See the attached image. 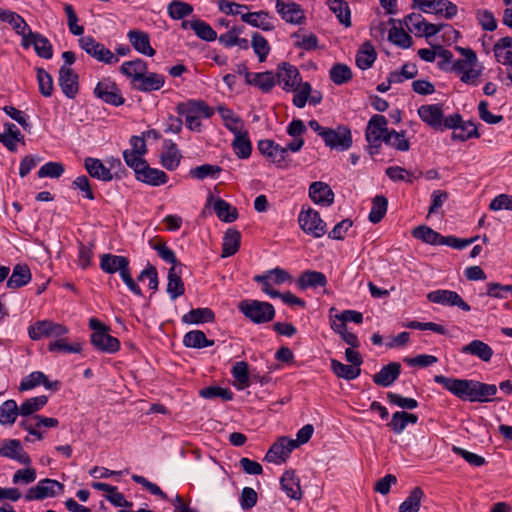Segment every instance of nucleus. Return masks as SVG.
<instances>
[{
  "mask_svg": "<svg viewBox=\"0 0 512 512\" xmlns=\"http://www.w3.org/2000/svg\"><path fill=\"white\" fill-rule=\"evenodd\" d=\"M179 115L185 117V124L191 131H201L200 118H210L214 114V109L203 100H188L180 102L176 106Z\"/></svg>",
  "mask_w": 512,
  "mask_h": 512,
  "instance_id": "obj_1",
  "label": "nucleus"
},
{
  "mask_svg": "<svg viewBox=\"0 0 512 512\" xmlns=\"http://www.w3.org/2000/svg\"><path fill=\"white\" fill-rule=\"evenodd\" d=\"M239 311L255 324H264L272 321L276 311L269 302L259 300H243L238 304Z\"/></svg>",
  "mask_w": 512,
  "mask_h": 512,
  "instance_id": "obj_2",
  "label": "nucleus"
},
{
  "mask_svg": "<svg viewBox=\"0 0 512 512\" xmlns=\"http://www.w3.org/2000/svg\"><path fill=\"white\" fill-rule=\"evenodd\" d=\"M387 124V119L379 114L373 115L367 124L365 138L368 142V153L372 157L380 152L386 134L389 133Z\"/></svg>",
  "mask_w": 512,
  "mask_h": 512,
  "instance_id": "obj_3",
  "label": "nucleus"
},
{
  "mask_svg": "<svg viewBox=\"0 0 512 512\" xmlns=\"http://www.w3.org/2000/svg\"><path fill=\"white\" fill-rule=\"evenodd\" d=\"M89 327L93 330L91 334V343L102 352L115 353L120 348V342L116 337L111 336L109 327L96 318L89 320Z\"/></svg>",
  "mask_w": 512,
  "mask_h": 512,
  "instance_id": "obj_4",
  "label": "nucleus"
},
{
  "mask_svg": "<svg viewBox=\"0 0 512 512\" xmlns=\"http://www.w3.org/2000/svg\"><path fill=\"white\" fill-rule=\"evenodd\" d=\"M434 381L463 401L473 400L475 380L449 378L444 375H435Z\"/></svg>",
  "mask_w": 512,
  "mask_h": 512,
  "instance_id": "obj_5",
  "label": "nucleus"
},
{
  "mask_svg": "<svg viewBox=\"0 0 512 512\" xmlns=\"http://www.w3.org/2000/svg\"><path fill=\"white\" fill-rule=\"evenodd\" d=\"M68 332L69 329L65 325L52 320L36 321L28 329L29 337L32 340H40L42 338L56 339L66 335Z\"/></svg>",
  "mask_w": 512,
  "mask_h": 512,
  "instance_id": "obj_6",
  "label": "nucleus"
},
{
  "mask_svg": "<svg viewBox=\"0 0 512 512\" xmlns=\"http://www.w3.org/2000/svg\"><path fill=\"white\" fill-rule=\"evenodd\" d=\"M79 46L91 57L105 64H115L119 61L108 48L97 42L92 36H83L79 40Z\"/></svg>",
  "mask_w": 512,
  "mask_h": 512,
  "instance_id": "obj_7",
  "label": "nucleus"
},
{
  "mask_svg": "<svg viewBox=\"0 0 512 512\" xmlns=\"http://www.w3.org/2000/svg\"><path fill=\"white\" fill-rule=\"evenodd\" d=\"M64 485L54 479H42L35 486L30 487L25 494L26 501L43 500L54 497L63 492Z\"/></svg>",
  "mask_w": 512,
  "mask_h": 512,
  "instance_id": "obj_8",
  "label": "nucleus"
},
{
  "mask_svg": "<svg viewBox=\"0 0 512 512\" xmlns=\"http://www.w3.org/2000/svg\"><path fill=\"white\" fill-rule=\"evenodd\" d=\"M298 222L305 233L310 234L315 238H320L326 233L325 222L321 219L318 211L312 208L302 210L299 213Z\"/></svg>",
  "mask_w": 512,
  "mask_h": 512,
  "instance_id": "obj_9",
  "label": "nucleus"
},
{
  "mask_svg": "<svg viewBox=\"0 0 512 512\" xmlns=\"http://www.w3.org/2000/svg\"><path fill=\"white\" fill-rule=\"evenodd\" d=\"M259 152L278 168H287L289 163L286 159V150L273 140L263 139L257 144Z\"/></svg>",
  "mask_w": 512,
  "mask_h": 512,
  "instance_id": "obj_10",
  "label": "nucleus"
},
{
  "mask_svg": "<svg viewBox=\"0 0 512 512\" xmlns=\"http://www.w3.org/2000/svg\"><path fill=\"white\" fill-rule=\"evenodd\" d=\"M94 94L97 98L113 106H121L125 103L117 84L108 79L98 82Z\"/></svg>",
  "mask_w": 512,
  "mask_h": 512,
  "instance_id": "obj_11",
  "label": "nucleus"
},
{
  "mask_svg": "<svg viewBox=\"0 0 512 512\" xmlns=\"http://www.w3.org/2000/svg\"><path fill=\"white\" fill-rule=\"evenodd\" d=\"M21 46L28 49L30 46L34 47L37 56L44 59H51L53 57V47L47 37L38 32L29 31L27 36L21 40Z\"/></svg>",
  "mask_w": 512,
  "mask_h": 512,
  "instance_id": "obj_12",
  "label": "nucleus"
},
{
  "mask_svg": "<svg viewBox=\"0 0 512 512\" xmlns=\"http://www.w3.org/2000/svg\"><path fill=\"white\" fill-rule=\"evenodd\" d=\"M297 448V444L293 442V439L287 437H280L273 445L269 448L265 455V460L275 464H281L286 462L291 452Z\"/></svg>",
  "mask_w": 512,
  "mask_h": 512,
  "instance_id": "obj_13",
  "label": "nucleus"
},
{
  "mask_svg": "<svg viewBox=\"0 0 512 512\" xmlns=\"http://www.w3.org/2000/svg\"><path fill=\"white\" fill-rule=\"evenodd\" d=\"M427 299L436 304L443 306H457L461 310L468 312L471 310L469 304H467L462 297L455 291L439 289L432 291L427 294Z\"/></svg>",
  "mask_w": 512,
  "mask_h": 512,
  "instance_id": "obj_14",
  "label": "nucleus"
},
{
  "mask_svg": "<svg viewBox=\"0 0 512 512\" xmlns=\"http://www.w3.org/2000/svg\"><path fill=\"white\" fill-rule=\"evenodd\" d=\"M323 140L332 149L347 150L352 145L351 131L346 126H338L337 129L329 128L323 135Z\"/></svg>",
  "mask_w": 512,
  "mask_h": 512,
  "instance_id": "obj_15",
  "label": "nucleus"
},
{
  "mask_svg": "<svg viewBox=\"0 0 512 512\" xmlns=\"http://www.w3.org/2000/svg\"><path fill=\"white\" fill-rule=\"evenodd\" d=\"M275 77L277 83L283 84V89L285 91H296L301 82L298 69L286 62L278 66Z\"/></svg>",
  "mask_w": 512,
  "mask_h": 512,
  "instance_id": "obj_16",
  "label": "nucleus"
},
{
  "mask_svg": "<svg viewBox=\"0 0 512 512\" xmlns=\"http://www.w3.org/2000/svg\"><path fill=\"white\" fill-rule=\"evenodd\" d=\"M275 9L287 23L298 25L302 24L305 20L304 10L298 3L276 0Z\"/></svg>",
  "mask_w": 512,
  "mask_h": 512,
  "instance_id": "obj_17",
  "label": "nucleus"
},
{
  "mask_svg": "<svg viewBox=\"0 0 512 512\" xmlns=\"http://www.w3.org/2000/svg\"><path fill=\"white\" fill-rule=\"evenodd\" d=\"M59 86L63 94L73 99L79 91V77L74 70L66 65H63L59 69L58 77Z\"/></svg>",
  "mask_w": 512,
  "mask_h": 512,
  "instance_id": "obj_18",
  "label": "nucleus"
},
{
  "mask_svg": "<svg viewBox=\"0 0 512 512\" xmlns=\"http://www.w3.org/2000/svg\"><path fill=\"white\" fill-rule=\"evenodd\" d=\"M0 455L16 460L24 465H29L31 463L30 456L24 451L20 441L16 439L4 440L0 444Z\"/></svg>",
  "mask_w": 512,
  "mask_h": 512,
  "instance_id": "obj_19",
  "label": "nucleus"
},
{
  "mask_svg": "<svg viewBox=\"0 0 512 512\" xmlns=\"http://www.w3.org/2000/svg\"><path fill=\"white\" fill-rule=\"evenodd\" d=\"M43 385L46 389L57 391L61 383L59 381H49L47 376L41 371H34L24 377L19 385V391H28L39 385Z\"/></svg>",
  "mask_w": 512,
  "mask_h": 512,
  "instance_id": "obj_20",
  "label": "nucleus"
},
{
  "mask_svg": "<svg viewBox=\"0 0 512 512\" xmlns=\"http://www.w3.org/2000/svg\"><path fill=\"white\" fill-rule=\"evenodd\" d=\"M135 177L138 181L151 186L164 185L168 181V175L157 168H152L146 162L141 169H136Z\"/></svg>",
  "mask_w": 512,
  "mask_h": 512,
  "instance_id": "obj_21",
  "label": "nucleus"
},
{
  "mask_svg": "<svg viewBox=\"0 0 512 512\" xmlns=\"http://www.w3.org/2000/svg\"><path fill=\"white\" fill-rule=\"evenodd\" d=\"M212 205L217 217L226 223L234 222L238 218V211L235 207L221 198H214L210 194L207 198V206Z\"/></svg>",
  "mask_w": 512,
  "mask_h": 512,
  "instance_id": "obj_22",
  "label": "nucleus"
},
{
  "mask_svg": "<svg viewBox=\"0 0 512 512\" xmlns=\"http://www.w3.org/2000/svg\"><path fill=\"white\" fill-rule=\"evenodd\" d=\"M420 119L435 130H442L443 110L438 104L422 105L418 109Z\"/></svg>",
  "mask_w": 512,
  "mask_h": 512,
  "instance_id": "obj_23",
  "label": "nucleus"
},
{
  "mask_svg": "<svg viewBox=\"0 0 512 512\" xmlns=\"http://www.w3.org/2000/svg\"><path fill=\"white\" fill-rule=\"evenodd\" d=\"M129 259L125 256L103 254L100 258V269L108 274L119 272L120 275L129 268Z\"/></svg>",
  "mask_w": 512,
  "mask_h": 512,
  "instance_id": "obj_24",
  "label": "nucleus"
},
{
  "mask_svg": "<svg viewBox=\"0 0 512 512\" xmlns=\"http://www.w3.org/2000/svg\"><path fill=\"white\" fill-rule=\"evenodd\" d=\"M309 197L314 203L324 206H330L334 202V192L328 184L321 181L310 185Z\"/></svg>",
  "mask_w": 512,
  "mask_h": 512,
  "instance_id": "obj_25",
  "label": "nucleus"
},
{
  "mask_svg": "<svg viewBox=\"0 0 512 512\" xmlns=\"http://www.w3.org/2000/svg\"><path fill=\"white\" fill-rule=\"evenodd\" d=\"M401 373V365L398 362H391L381 368V370L373 375V382L382 387L391 386Z\"/></svg>",
  "mask_w": 512,
  "mask_h": 512,
  "instance_id": "obj_26",
  "label": "nucleus"
},
{
  "mask_svg": "<svg viewBox=\"0 0 512 512\" xmlns=\"http://www.w3.org/2000/svg\"><path fill=\"white\" fill-rule=\"evenodd\" d=\"M281 489L286 495L293 500H301L302 490L300 487V480L296 476L294 470H287L280 478Z\"/></svg>",
  "mask_w": 512,
  "mask_h": 512,
  "instance_id": "obj_27",
  "label": "nucleus"
},
{
  "mask_svg": "<svg viewBox=\"0 0 512 512\" xmlns=\"http://www.w3.org/2000/svg\"><path fill=\"white\" fill-rule=\"evenodd\" d=\"M270 18L269 12L264 10L241 14V20L244 23L263 31H273L275 29V25L269 20Z\"/></svg>",
  "mask_w": 512,
  "mask_h": 512,
  "instance_id": "obj_28",
  "label": "nucleus"
},
{
  "mask_svg": "<svg viewBox=\"0 0 512 512\" xmlns=\"http://www.w3.org/2000/svg\"><path fill=\"white\" fill-rule=\"evenodd\" d=\"M32 278L30 268L26 264H17L14 266L11 276L8 278L6 286L8 289H19L27 285Z\"/></svg>",
  "mask_w": 512,
  "mask_h": 512,
  "instance_id": "obj_29",
  "label": "nucleus"
},
{
  "mask_svg": "<svg viewBox=\"0 0 512 512\" xmlns=\"http://www.w3.org/2000/svg\"><path fill=\"white\" fill-rule=\"evenodd\" d=\"M328 281L324 273L314 270H306L297 279V286L301 290L307 288L325 287Z\"/></svg>",
  "mask_w": 512,
  "mask_h": 512,
  "instance_id": "obj_30",
  "label": "nucleus"
},
{
  "mask_svg": "<svg viewBox=\"0 0 512 512\" xmlns=\"http://www.w3.org/2000/svg\"><path fill=\"white\" fill-rule=\"evenodd\" d=\"M182 155L178 150L176 144L171 140H166L164 143V151L161 154V164L169 171L178 168Z\"/></svg>",
  "mask_w": 512,
  "mask_h": 512,
  "instance_id": "obj_31",
  "label": "nucleus"
},
{
  "mask_svg": "<svg viewBox=\"0 0 512 512\" xmlns=\"http://www.w3.org/2000/svg\"><path fill=\"white\" fill-rule=\"evenodd\" d=\"M127 36L133 48L139 53L146 56H153L155 54V50L150 45L148 33L139 30H130Z\"/></svg>",
  "mask_w": 512,
  "mask_h": 512,
  "instance_id": "obj_32",
  "label": "nucleus"
},
{
  "mask_svg": "<svg viewBox=\"0 0 512 512\" xmlns=\"http://www.w3.org/2000/svg\"><path fill=\"white\" fill-rule=\"evenodd\" d=\"M0 19L4 22H8L14 31L22 37V39H24V36L26 37L29 31H31V28L24 18L16 12L0 8Z\"/></svg>",
  "mask_w": 512,
  "mask_h": 512,
  "instance_id": "obj_33",
  "label": "nucleus"
},
{
  "mask_svg": "<svg viewBox=\"0 0 512 512\" xmlns=\"http://www.w3.org/2000/svg\"><path fill=\"white\" fill-rule=\"evenodd\" d=\"M92 487L96 490L107 492L106 499L116 507H131L133 505L125 499L122 493L118 492L115 486L103 482H93Z\"/></svg>",
  "mask_w": 512,
  "mask_h": 512,
  "instance_id": "obj_34",
  "label": "nucleus"
},
{
  "mask_svg": "<svg viewBox=\"0 0 512 512\" xmlns=\"http://www.w3.org/2000/svg\"><path fill=\"white\" fill-rule=\"evenodd\" d=\"M232 148L240 159H247L252 152V144L249 139L248 131L243 129L234 133Z\"/></svg>",
  "mask_w": 512,
  "mask_h": 512,
  "instance_id": "obj_35",
  "label": "nucleus"
},
{
  "mask_svg": "<svg viewBox=\"0 0 512 512\" xmlns=\"http://www.w3.org/2000/svg\"><path fill=\"white\" fill-rule=\"evenodd\" d=\"M165 78L157 73H144L142 78L134 84V87L142 92H151L161 89L164 86Z\"/></svg>",
  "mask_w": 512,
  "mask_h": 512,
  "instance_id": "obj_36",
  "label": "nucleus"
},
{
  "mask_svg": "<svg viewBox=\"0 0 512 512\" xmlns=\"http://www.w3.org/2000/svg\"><path fill=\"white\" fill-rule=\"evenodd\" d=\"M241 234L238 230L229 228L223 237L221 257L226 258L236 254L240 248Z\"/></svg>",
  "mask_w": 512,
  "mask_h": 512,
  "instance_id": "obj_37",
  "label": "nucleus"
},
{
  "mask_svg": "<svg viewBox=\"0 0 512 512\" xmlns=\"http://www.w3.org/2000/svg\"><path fill=\"white\" fill-rule=\"evenodd\" d=\"M147 69V63L142 59L126 61L120 67L121 73L131 78L133 84H136L142 78Z\"/></svg>",
  "mask_w": 512,
  "mask_h": 512,
  "instance_id": "obj_38",
  "label": "nucleus"
},
{
  "mask_svg": "<svg viewBox=\"0 0 512 512\" xmlns=\"http://www.w3.org/2000/svg\"><path fill=\"white\" fill-rule=\"evenodd\" d=\"M167 293L172 300L182 296L185 292L184 283L181 279V269L171 267L168 271Z\"/></svg>",
  "mask_w": 512,
  "mask_h": 512,
  "instance_id": "obj_39",
  "label": "nucleus"
},
{
  "mask_svg": "<svg viewBox=\"0 0 512 512\" xmlns=\"http://www.w3.org/2000/svg\"><path fill=\"white\" fill-rule=\"evenodd\" d=\"M493 51L497 62L503 65L512 64V37L506 36L499 39Z\"/></svg>",
  "mask_w": 512,
  "mask_h": 512,
  "instance_id": "obj_40",
  "label": "nucleus"
},
{
  "mask_svg": "<svg viewBox=\"0 0 512 512\" xmlns=\"http://www.w3.org/2000/svg\"><path fill=\"white\" fill-rule=\"evenodd\" d=\"M85 168L89 175L93 178L102 180V181H111L113 179V175L99 159L95 158H86L85 159Z\"/></svg>",
  "mask_w": 512,
  "mask_h": 512,
  "instance_id": "obj_41",
  "label": "nucleus"
},
{
  "mask_svg": "<svg viewBox=\"0 0 512 512\" xmlns=\"http://www.w3.org/2000/svg\"><path fill=\"white\" fill-rule=\"evenodd\" d=\"M461 352L475 355L485 362L490 361L493 356L492 348L481 340L471 341L469 344L462 347Z\"/></svg>",
  "mask_w": 512,
  "mask_h": 512,
  "instance_id": "obj_42",
  "label": "nucleus"
},
{
  "mask_svg": "<svg viewBox=\"0 0 512 512\" xmlns=\"http://www.w3.org/2000/svg\"><path fill=\"white\" fill-rule=\"evenodd\" d=\"M376 57L377 53L375 51V48L369 41H366L363 43V45L356 54V65L361 70L369 69L375 62Z\"/></svg>",
  "mask_w": 512,
  "mask_h": 512,
  "instance_id": "obj_43",
  "label": "nucleus"
},
{
  "mask_svg": "<svg viewBox=\"0 0 512 512\" xmlns=\"http://www.w3.org/2000/svg\"><path fill=\"white\" fill-rule=\"evenodd\" d=\"M215 314L210 308H196L190 310L182 316V322L185 324H201L213 322Z\"/></svg>",
  "mask_w": 512,
  "mask_h": 512,
  "instance_id": "obj_44",
  "label": "nucleus"
},
{
  "mask_svg": "<svg viewBox=\"0 0 512 512\" xmlns=\"http://www.w3.org/2000/svg\"><path fill=\"white\" fill-rule=\"evenodd\" d=\"M456 50H458L464 56V59L456 60L450 67V70L457 74H462L464 71L474 66L477 61V56L476 53L470 48L456 46Z\"/></svg>",
  "mask_w": 512,
  "mask_h": 512,
  "instance_id": "obj_45",
  "label": "nucleus"
},
{
  "mask_svg": "<svg viewBox=\"0 0 512 512\" xmlns=\"http://www.w3.org/2000/svg\"><path fill=\"white\" fill-rule=\"evenodd\" d=\"M412 236L430 245H442L444 236L426 225H420L412 230Z\"/></svg>",
  "mask_w": 512,
  "mask_h": 512,
  "instance_id": "obj_46",
  "label": "nucleus"
},
{
  "mask_svg": "<svg viewBox=\"0 0 512 512\" xmlns=\"http://www.w3.org/2000/svg\"><path fill=\"white\" fill-rule=\"evenodd\" d=\"M327 4L342 25L351 26V11L345 0H327Z\"/></svg>",
  "mask_w": 512,
  "mask_h": 512,
  "instance_id": "obj_47",
  "label": "nucleus"
},
{
  "mask_svg": "<svg viewBox=\"0 0 512 512\" xmlns=\"http://www.w3.org/2000/svg\"><path fill=\"white\" fill-rule=\"evenodd\" d=\"M183 344L188 348H204L214 345L213 340H209L201 330H192L183 337Z\"/></svg>",
  "mask_w": 512,
  "mask_h": 512,
  "instance_id": "obj_48",
  "label": "nucleus"
},
{
  "mask_svg": "<svg viewBox=\"0 0 512 512\" xmlns=\"http://www.w3.org/2000/svg\"><path fill=\"white\" fill-rule=\"evenodd\" d=\"M217 111L220 114V116L224 122V126L231 133L234 134V133L244 129V124H243L242 119L239 116L235 115L231 109H229L225 106H219L217 108Z\"/></svg>",
  "mask_w": 512,
  "mask_h": 512,
  "instance_id": "obj_49",
  "label": "nucleus"
},
{
  "mask_svg": "<svg viewBox=\"0 0 512 512\" xmlns=\"http://www.w3.org/2000/svg\"><path fill=\"white\" fill-rule=\"evenodd\" d=\"M18 415H20V410L15 400H6L0 405V424L12 425Z\"/></svg>",
  "mask_w": 512,
  "mask_h": 512,
  "instance_id": "obj_50",
  "label": "nucleus"
},
{
  "mask_svg": "<svg viewBox=\"0 0 512 512\" xmlns=\"http://www.w3.org/2000/svg\"><path fill=\"white\" fill-rule=\"evenodd\" d=\"M331 370L338 378H343L348 381L356 379L361 373L360 368L343 364L336 359H331Z\"/></svg>",
  "mask_w": 512,
  "mask_h": 512,
  "instance_id": "obj_51",
  "label": "nucleus"
},
{
  "mask_svg": "<svg viewBox=\"0 0 512 512\" xmlns=\"http://www.w3.org/2000/svg\"><path fill=\"white\" fill-rule=\"evenodd\" d=\"M424 492L420 487H415L409 496L400 504L399 512H418Z\"/></svg>",
  "mask_w": 512,
  "mask_h": 512,
  "instance_id": "obj_52",
  "label": "nucleus"
},
{
  "mask_svg": "<svg viewBox=\"0 0 512 512\" xmlns=\"http://www.w3.org/2000/svg\"><path fill=\"white\" fill-rule=\"evenodd\" d=\"M388 207V200L383 195H377L373 198L372 208L369 213L368 219L371 223H379L386 215Z\"/></svg>",
  "mask_w": 512,
  "mask_h": 512,
  "instance_id": "obj_53",
  "label": "nucleus"
},
{
  "mask_svg": "<svg viewBox=\"0 0 512 512\" xmlns=\"http://www.w3.org/2000/svg\"><path fill=\"white\" fill-rule=\"evenodd\" d=\"M475 384L472 402L483 403L491 401V397L497 393L495 384H487L476 380Z\"/></svg>",
  "mask_w": 512,
  "mask_h": 512,
  "instance_id": "obj_54",
  "label": "nucleus"
},
{
  "mask_svg": "<svg viewBox=\"0 0 512 512\" xmlns=\"http://www.w3.org/2000/svg\"><path fill=\"white\" fill-rule=\"evenodd\" d=\"M47 402L48 397L45 395L29 398L20 405V415L23 417L30 416L41 410Z\"/></svg>",
  "mask_w": 512,
  "mask_h": 512,
  "instance_id": "obj_55",
  "label": "nucleus"
},
{
  "mask_svg": "<svg viewBox=\"0 0 512 512\" xmlns=\"http://www.w3.org/2000/svg\"><path fill=\"white\" fill-rule=\"evenodd\" d=\"M251 47L254 53L258 56L260 63L264 62L270 53V45L267 39L258 32L252 33Z\"/></svg>",
  "mask_w": 512,
  "mask_h": 512,
  "instance_id": "obj_56",
  "label": "nucleus"
},
{
  "mask_svg": "<svg viewBox=\"0 0 512 512\" xmlns=\"http://www.w3.org/2000/svg\"><path fill=\"white\" fill-rule=\"evenodd\" d=\"M384 143L388 146H391L399 151H408L410 149V143L405 138V132H397L392 129L389 130V133L386 134V138L384 139Z\"/></svg>",
  "mask_w": 512,
  "mask_h": 512,
  "instance_id": "obj_57",
  "label": "nucleus"
},
{
  "mask_svg": "<svg viewBox=\"0 0 512 512\" xmlns=\"http://www.w3.org/2000/svg\"><path fill=\"white\" fill-rule=\"evenodd\" d=\"M199 395L205 399L220 398L223 401H231L233 393L229 388H222L220 386H208L199 390Z\"/></svg>",
  "mask_w": 512,
  "mask_h": 512,
  "instance_id": "obj_58",
  "label": "nucleus"
},
{
  "mask_svg": "<svg viewBox=\"0 0 512 512\" xmlns=\"http://www.w3.org/2000/svg\"><path fill=\"white\" fill-rule=\"evenodd\" d=\"M330 79L336 85H342L352 79V71L346 64H335L329 72Z\"/></svg>",
  "mask_w": 512,
  "mask_h": 512,
  "instance_id": "obj_59",
  "label": "nucleus"
},
{
  "mask_svg": "<svg viewBox=\"0 0 512 512\" xmlns=\"http://www.w3.org/2000/svg\"><path fill=\"white\" fill-rule=\"evenodd\" d=\"M451 137L453 140L464 142L471 138H478L480 134L478 133L477 126L473 122L467 121L462 122L459 129L453 131Z\"/></svg>",
  "mask_w": 512,
  "mask_h": 512,
  "instance_id": "obj_60",
  "label": "nucleus"
},
{
  "mask_svg": "<svg viewBox=\"0 0 512 512\" xmlns=\"http://www.w3.org/2000/svg\"><path fill=\"white\" fill-rule=\"evenodd\" d=\"M418 73L414 63H405L400 71H392L388 75L390 83H401L404 79H413Z\"/></svg>",
  "mask_w": 512,
  "mask_h": 512,
  "instance_id": "obj_61",
  "label": "nucleus"
},
{
  "mask_svg": "<svg viewBox=\"0 0 512 512\" xmlns=\"http://www.w3.org/2000/svg\"><path fill=\"white\" fill-rule=\"evenodd\" d=\"M222 171L218 165L203 164L196 166L189 171V175L192 178L203 180L205 178H215Z\"/></svg>",
  "mask_w": 512,
  "mask_h": 512,
  "instance_id": "obj_62",
  "label": "nucleus"
},
{
  "mask_svg": "<svg viewBox=\"0 0 512 512\" xmlns=\"http://www.w3.org/2000/svg\"><path fill=\"white\" fill-rule=\"evenodd\" d=\"M193 7L189 3L174 0L168 5V14L172 19L180 20L189 16Z\"/></svg>",
  "mask_w": 512,
  "mask_h": 512,
  "instance_id": "obj_63",
  "label": "nucleus"
},
{
  "mask_svg": "<svg viewBox=\"0 0 512 512\" xmlns=\"http://www.w3.org/2000/svg\"><path fill=\"white\" fill-rule=\"evenodd\" d=\"M388 38L395 45L407 49L413 44L412 37L402 28L393 27L389 30Z\"/></svg>",
  "mask_w": 512,
  "mask_h": 512,
  "instance_id": "obj_64",
  "label": "nucleus"
}]
</instances>
